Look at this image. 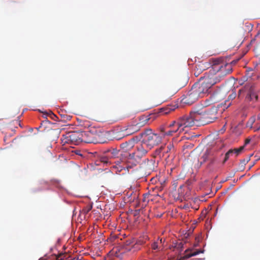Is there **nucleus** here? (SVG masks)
I'll use <instances>...</instances> for the list:
<instances>
[{"mask_svg": "<svg viewBox=\"0 0 260 260\" xmlns=\"http://www.w3.org/2000/svg\"><path fill=\"white\" fill-rule=\"evenodd\" d=\"M64 256H65L64 254L60 253L57 256L56 259L57 260H62L64 258Z\"/></svg>", "mask_w": 260, "mask_h": 260, "instance_id": "33", "label": "nucleus"}, {"mask_svg": "<svg viewBox=\"0 0 260 260\" xmlns=\"http://www.w3.org/2000/svg\"><path fill=\"white\" fill-rule=\"evenodd\" d=\"M151 115H139L135 120L134 122L140 128L145 125L152 122L155 119L154 117H151Z\"/></svg>", "mask_w": 260, "mask_h": 260, "instance_id": "12", "label": "nucleus"}, {"mask_svg": "<svg viewBox=\"0 0 260 260\" xmlns=\"http://www.w3.org/2000/svg\"><path fill=\"white\" fill-rule=\"evenodd\" d=\"M149 196V194H147V193L144 194V197L143 199V202L144 203L146 202L147 203H148L149 200V199H148Z\"/></svg>", "mask_w": 260, "mask_h": 260, "instance_id": "32", "label": "nucleus"}, {"mask_svg": "<svg viewBox=\"0 0 260 260\" xmlns=\"http://www.w3.org/2000/svg\"><path fill=\"white\" fill-rule=\"evenodd\" d=\"M198 122V115H184L179 118L177 122V128L173 131L174 134L178 132L179 134L185 131L184 128L194 125L197 126Z\"/></svg>", "mask_w": 260, "mask_h": 260, "instance_id": "4", "label": "nucleus"}, {"mask_svg": "<svg viewBox=\"0 0 260 260\" xmlns=\"http://www.w3.org/2000/svg\"><path fill=\"white\" fill-rule=\"evenodd\" d=\"M140 129V128L135 124V123L134 122L133 124L128 126L127 128L124 130L121 131L122 137H124L126 136L132 135L138 131H139ZM121 137L118 138V139H120Z\"/></svg>", "mask_w": 260, "mask_h": 260, "instance_id": "15", "label": "nucleus"}, {"mask_svg": "<svg viewBox=\"0 0 260 260\" xmlns=\"http://www.w3.org/2000/svg\"><path fill=\"white\" fill-rule=\"evenodd\" d=\"M55 133H56V134L58 135L60 133V130L56 129L55 131Z\"/></svg>", "mask_w": 260, "mask_h": 260, "instance_id": "40", "label": "nucleus"}, {"mask_svg": "<svg viewBox=\"0 0 260 260\" xmlns=\"http://www.w3.org/2000/svg\"><path fill=\"white\" fill-rule=\"evenodd\" d=\"M177 108L178 107H176L175 105H169L159 109L158 112H155L153 114H169L173 111H175V110L177 109Z\"/></svg>", "mask_w": 260, "mask_h": 260, "instance_id": "20", "label": "nucleus"}, {"mask_svg": "<svg viewBox=\"0 0 260 260\" xmlns=\"http://www.w3.org/2000/svg\"><path fill=\"white\" fill-rule=\"evenodd\" d=\"M226 122L224 124V125L223 126V127L219 131V133L221 134H223L224 133V132L226 130L225 125H226Z\"/></svg>", "mask_w": 260, "mask_h": 260, "instance_id": "34", "label": "nucleus"}, {"mask_svg": "<svg viewBox=\"0 0 260 260\" xmlns=\"http://www.w3.org/2000/svg\"><path fill=\"white\" fill-rule=\"evenodd\" d=\"M85 135V133L77 131L68 132L62 135L60 140L62 145L69 144L77 145L83 141Z\"/></svg>", "mask_w": 260, "mask_h": 260, "instance_id": "5", "label": "nucleus"}, {"mask_svg": "<svg viewBox=\"0 0 260 260\" xmlns=\"http://www.w3.org/2000/svg\"><path fill=\"white\" fill-rule=\"evenodd\" d=\"M258 100V95L253 91L250 90L247 94L245 100L247 102H255Z\"/></svg>", "mask_w": 260, "mask_h": 260, "instance_id": "23", "label": "nucleus"}, {"mask_svg": "<svg viewBox=\"0 0 260 260\" xmlns=\"http://www.w3.org/2000/svg\"><path fill=\"white\" fill-rule=\"evenodd\" d=\"M24 112H25V110H23L22 113H24Z\"/></svg>", "mask_w": 260, "mask_h": 260, "instance_id": "45", "label": "nucleus"}, {"mask_svg": "<svg viewBox=\"0 0 260 260\" xmlns=\"http://www.w3.org/2000/svg\"><path fill=\"white\" fill-rule=\"evenodd\" d=\"M92 208V205L89 204L85 207H84L81 211V213L84 214V215H86Z\"/></svg>", "mask_w": 260, "mask_h": 260, "instance_id": "26", "label": "nucleus"}, {"mask_svg": "<svg viewBox=\"0 0 260 260\" xmlns=\"http://www.w3.org/2000/svg\"><path fill=\"white\" fill-rule=\"evenodd\" d=\"M133 243L131 241L127 240L125 242V244L127 247H126V249L128 251L132 250L133 251V249H132V247L131 248L129 247Z\"/></svg>", "mask_w": 260, "mask_h": 260, "instance_id": "30", "label": "nucleus"}, {"mask_svg": "<svg viewBox=\"0 0 260 260\" xmlns=\"http://www.w3.org/2000/svg\"><path fill=\"white\" fill-rule=\"evenodd\" d=\"M165 125H160L157 129L156 133H144L142 135L143 137L142 141L150 150L154 146L160 144L162 139L173 136L174 132L167 131ZM151 132V130H149Z\"/></svg>", "mask_w": 260, "mask_h": 260, "instance_id": "1", "label": "nucleus"}, {"mask_svg": "<svg viewBox=\"0 0 260 260\" xmlns=\"http://www.w3.org/2000/svg\"><path fill=\"white\" fill-rule=\"evenodd\" d=\"M124 118L117 115H100L94 119V120L107 124H112L121 120Z\"/></svg>", "mask_w": 260, "mask_h": 260, "instance_id": "9", "label": "nucleus"}, {"mask_svg": "<svg viewBox=\"0 0 260 260\" xmlns=\"http://www.w3.org/2000/svg\"><path fill=\"white\" fill-rule=\"evenodd\" d=\"M149 237L146 235H143L142 237H140L139 239L132 245V249H133V252L138 251L140 249L141 246L145 244L147 241L149 240Z\"/></svg>", "mask_w": 260, "mask_h": 260, "instance_id": "16", "label": "nucleus"}, {"mask_svg": "<svg viewBox=\"0 0 260 260\" xmlns=\"http://www.w3.org/2000/svg\"><path fill=\"white\" fill-rule=\"evenodd\" d=\"M250 140H251L250 139H249V138L246 139L245 141V145H246L248 144H249L250 142Z\"/></svg>", "mask_w": 260, "mask_h": 260, "instance_id": "36", "label": "nucleus"}, {"mask_svg": "<svg viewBox=\"0 0 260 260\" xmlns=\"http://www.w3.org/2000/svg\"><path fill=\"white\" fill-rule=\"evenodd\" d=\"M134 146V141L133 139L129 140L120 144V148L123 150L121 151L122 153L125 152H128Z\"/></svg>", "mask_w": 260, "mask_h": 260, "instance_id": "18", "label": "nucleus"}, {"mask_svg": "<svg viewBox=\"0 0 260 260\" xmlns=\"http://www.w3.org/2000/svg\"><path fill=\"white\" fill-rule=\"evenodd\" d=\"M177 126V122L176 121H173L170 124L167 125L166 124H162L161 125H165L166 127L167 131H174V129H171V128L175 125ZM176 129H174L175 130Z\"/></svg>", "mask_w": 260, "mask_h": 260, "instance_id": "27", "label": "nucleus"}, {"mask_svg": "<svg viewBox=\"0 0 260 260\" xmlns=\"http://www.w3.org/2000/svg\"><path fill=\"white\" fill-rule=\"evenodd\" d=\"M244 148V146H241L239 148H235L234 149H230V150L232 151V154H235L236 156L238 155L243 150Z\"/></svg>", "mask_w": 260, "mask_h": 260, "instance_id": "28", "label": "nucleus"}, {"mask_svg": "<svg viewBox=\"0 0 260 260\" xmlns=\"http://www.w3.org/2000/svg\"><path fill=\"white\" fill-rule=\"evenodd\" d=\"M198 122L197 126L204 125L214 122L218 117L214 115H198Z\"/></svg>", "mask_w": 260, "mask_h": 260, "instance_id": "13", "label": "nucleus"}, {"mask_svg": "<svg viewBox=\"0 0 260 260\" xmlns=\"http://www.w3.org/2000/svg\"><path fill=\"white\" fill-rule=\"evenodd\" d=\"M195 88H196L192 86L187 94L183 95L181 100V102L182 104L191 105L197 101L199 98H202Z\"/></svg>", "mask_w": 260, "mask_h": 260, "instance_id": "8", "label": "nucleus"}, {"mask_svg": "<svg viewBox=\"0 0 260 260\" xmlns=\"http://www.w3.org/2000/svg\"><path fill=\"white\" fill-rule=\"evenodd\" d=\"M230 154H232V150H229L225 154L224 158L223 160L222 164H224L229 158Z\"/></svg>", "mask_w": 260, "mask_h": 260, "instance_id": "29", "label": "nucleus"}, {"mask_svg": "<svg viewBox=\"0 0 260 260\" xmlns=\"http://www.w3.org/2000/svg\"><path fill=\"white\" fill-rule=\"evenodd\" d=\"M42 114H54L53 112L52 111H50L49 113L48 112H46V111L42 112Z\"/></svg>", "mask_w": 260, "mask_h": 260, "instance_id": "37", "label": "nucleus"}, {"mask_svg": "<svg viewBox=\"0 0 260 260\" xmlns=\"http://www.w3.org/2000/svg\"><path fill=\"white\" fill-rule=\"evenodd\" d=\"M105 155L100 158L101 162L105 164L111 163L110 159L119 158V160H117L115 162L119 164L121 162H126L127 161H122L121 154L122 153L119 150L115 148H111L105 151Z\"/></svg>", "mask_w": 260, "mask_h": 260, "instance_id": "6", "label": "nucleus"}, {"mask_svg": "<svg viewBox=\"0 0 260 260\" xmlns=\"http://www.w3.org/2000/svg\"><path fill=\"white\" fill-rule=\"evenodd\" d=\"M217 149L215 147L207 148L201 157V164H202L206 161H209V165L211 166L215 163L217 160Z\"/></svg>", "mask_w": 260, "mask_h": 260, "instance_id": "7", "label": "nucleus"}, {"mask_svg": "<svg viewBox=\"0 0 260 260\" xmlns=\"http://www.w3.org/2000/svg\"><path fill=\"white\" fill-rule=\"evenodd\" d=\"M247 108V107H246V106H244V107H243L242 108V110H244V111H245V110H246V109Z\"/></svg>", "mask_w": 260, "mask_h": 260, "instance_id": "41", "label": "nucleus"}, {"mask_svg": "<svg viewBox=\"0 0 260 260\" xmlns=\"http://www.w3.org/2000/svg\"><path fill=\"white\" fill-rule=\"evenodd\" d=\"M232 66L230 64L226 63L220 66L215 65L204 77L212 86L222 80L226 75L232 72Z\"/></svg>", "mask_w": 260, "mask_h": 260, "instance_id": "2", "label": "nucleus"}, {"mask_svg": "<svg viewBox=\"0 0 260 260\" xmlns=\"http://www.w3.org/2000/svg\"><path fill=\"white\" fill-rule=\"evenodd\" d=\"M228 106H226L225 104L218 105L217 106L212 107L211 108L210 114H216L219 113V114H222L225 111V109H227Z\"/></svg>", "mask_w": 260, "mask_h": 260, "instance_id": "21", "label": "nucleus"}, {"mask_svg": "<svg viewBox=\"0 0 260 260\" xmlns=\"http://www.w3.org/2000/svg\"><path fill=\"white\" fill-rule=\"evenodd\" d=\"M72 116H70V115L69 116V119L70 120ZM67 119H68V118H67Z\"/></svg>", "mask_w": 260, "mask_h": 260, "instance_id": "42", "label": "nucleus"}, {"mask_svg": "<svg viewBox=\"0 0 260 260\" xmlns=\"http://www.w3.org/2000/svg\"><path fill=\"white\" fill-rule=\"evenodd\" d=\"M149 150L150 149L141 141L140 143L137 145L136 150L134 152L129 153L125 152L124 153H121V159L122 161H127V162L129 163H134V161L138 163L143 157L147 155Z\"/></svg>", "mask_w": 260, "mask_h": 260, "instance_id": "3", "label": "nucleus"}, {"mask_svg": "<svg viewBox=\"0 0 260 260\" xmlns=\"http://www.w3.org/2000/svg\"><path fill=\"white\" fill-rule=\"evenodd\" d=\"M44 259L42 257V258H40L39 260H44Z\"/></svg>", "mask_w": 260, "mask_h": 260, "instance_id": "43", "label": "nucleus"}, {"mask_svg": "<svg viewBox=\"0 0 260 260\" xmlns=\"http://www.w3.org/2000/svg\"><path fill=\"white\" fill-rule=\"evenodd\" d=\"M175 152V148L173 143H169L167 146H161L155 150L156 155H160L162 153V155H166L167 157H173Z\"/></svg>", "mask_w": 260, "mask_h": 260, "instance_id": "11", "label": "nucleus"}, {"mask_svg": "<svg viewBox=\"0 0 260 260\" xmlns=\"http://www.w3.org/2000/svg\"><path fill=\"white\" fill-rule=\"evenodd\" d=\"M259 120H260V116L257 117V121H256V117L255 115L251 116L247 121L246 126L247 127L252 128L254 124L253 128L255 130H258L260 129V123L258 122Z\"/></svg>", "mask_w": 260, "mask_h": 260, "instance_id": "17", "label": "nucleus"}, {"mask_svg": "<svg viewBox=\"0 0 260 260\" xmlns=\"http://www.w3.org/2000/svg\"><path fill=\"white\" fill-rule=\"evenodd\" d=\"M162 242V239L158 238L157 240H154L151 244V248L152 250H159V244H161Z\"/></svg>", "mask_w": 260, "mask_h": 260, "instance_id": "24", "label": "nucleus"}, {"mask_svg": "<svg viewBox=\"0 0 260 260\" xmlns=\"http://www.w3.org/2000/svg\"><path fill=\"white\" fill-rule=\"evenodd\" d=\"M260 30L258 31L254 38L250 42V45L254 47V50L256 51L260 47Z\"/></svg>", "mask_w": 260, "mask_h": 260, "instance_id": "19", "label": "nucleus"}, {"mask_svg": "<svg viewBox=\"0 0 260 260\" xmlns=\"http://www.w3.org/2000/svg\"><path fill=\"white\" fill-rule=\"evenodd\" d=\"M75 153L77 155H81V154L80 153V151L79 150H75Z\"/></svg>", "mask_w": 260, "mask_h": 260, "instance_id": "38", "label": "nucleus"}, {"mask_svg": "<svg viewBox=\"0 0 260 260\" xmlns=\"http://www.w3.org/2000/svg\"><path fill=\"white\" fill-rule=\"evenodd\" d=\"M202 252V251L199 250H196L194 252H190V249H188L185 251V255L181 257L179 260H184Z\"/></svg>", "mask_w": 260, "mask_h": 260, "instance_id": "22", "label": "nucleus"}, {"mask_svg": "<svg viewBox=\"0 0 260 260\" xmlns=\"http://www.w3.org/2000/svg\"><path fill=\"white\" fill-rule=\"evenodd\" d=\"M202 83H196L193 85L202 98L209 93V90L212 87L204 77Z\"/></svg>", "mask_w": 260, "mask_h": 260, "instance_id": "10", "label": "nucleus"}, {"mask_svg": "<svg viewBox=\"0 0 260 260\" xmlns=\"http://www.w3.org/2000/svg\"><path fill=\"white\" fill-rule=\"evenodd\" d=\"M246 162V161L244 159L241 160V164H244V165H245Z\"/></svg>", "mask_w": 260, "mask_h": 260, "instance_id": "39", "label": "nucleus"}, {"mask_svg": "<svg viewBox=\"0 0 260 260\" xmlns=\"http://www.w3.org/2000/svg\"><path fill=\"white\" fill-rule=\"evenodd\" d=\"M44 118H46L49 122L55 124L57 122H66V117L68 115H44Z\"/></svg>", "mask_w": 260, "mask_h": 260, "instance_id": "14", "label": "nucleus"}, {"mask_svg": "<svg viewBox=\"0 0 260 260\" xmlns=\"http://www.w3.org/2000/svg\"><path fill=\"white\" fill-rule=\"evenodd\" d=\"M184 244L183 242H180L176 244L175 247L178 250H182L183 248Z\"/></svg>", "mask_w": 260, "mask_h": 260, "instance_id": "31", "label": "nucleus"}, {"mask_svg": "<svg viewBox=\"0 0 260 260\" xmlns=\"http://www.w3.org/2000/svg\"><path fill=\"white\" fill-rule=\"evenodd\" d=\"M182 186H180V187L179 189H181L182 188Z\"/></svg>", "mask_w": 260, "mask_h": 260, "instance_id": "44", "label": "nucleus"}, {"mask_svg": "<svg viewBox=\"0 0 260 260\" xmlns=\"http://www.w3.org/2000/svg\"><path fill=\"white\" fill-rule=\"evenodd\" d=\"M200 72L201 70L198 71V68H197V70L194 72V75L197 77L200 74Z\"/></svg>", "mask_w": 260, "mask_h": 260, "instance_id": "35", "label": "nucleus"}, {"mask_svg": "<svg viewBox=\"0 0 260 260\" xmlns=\"http://www.w3.org/2000/svg\"><path fill=\"white\" fill-rule=\"evenodd\" d=\"M207 106H208V104H206V105H205V106H203L202 105H199L197 107V109L196 111H190L189 114H209L206 111H204L200 112V110H201L203 108V107H206Z\"/></svg>", "mask_w": 260, "mask_h": 260, "instance_id": "25", "label": "nucleus"}]
</instances>
